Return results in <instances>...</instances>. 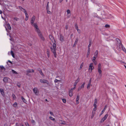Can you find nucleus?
<instances>
[{
	"label": "nucleus",
	"mask_w": 126,
	"mask_h": 126,
	"mask_svg": "<svg viewBox=\"0 0 126 126\" xmlns=\"http://www.w3.org/2000/svg\"><path fill=\"white\" fill-rule=\"evenodd\" d=\"M49 118L51 120L53 121H54L55 120V119L53 117L51 116H49Z\"/></svg>",
	"instance_id": "nucleus-29"
},
{
	"label": "nucleus",
	"mask_w": 126,
	"mask_h": 126,
	"mask_svg": "<svg viewBox=\"0 0 126 126\" xmlns=\"http://www.w3.org/2000/svg\"><path fill=\"white\" fill-rule=\"evenodd\" d=\"M90 52H87V57L88 58V56L90 54Z\"/></svg>",
	"instance_id": "nucleus-45"
},
{
	"label": "nucleus",
	"mask_w": 126,
	"mask_h": 126,
	"mask_svg": "<svg viewBox=\"0 0 126 126\" xmlns=\"http://www.w3.org/2000/svg\"><path fill=\"white\" fill-rule=\"evenodd\" d=\"M0 67L2 69H5V68L3 66H0Z\"/></svg>",
	"instance_id": "nucleus-56"
},
{
	"label": "nucleus",
	"mask_w": 126,
	"mask_h": 126,
	"mask_svg": "<svg viewBox=\"0 0 126 126\" xmlns=\"http://www.w3.org/2000/svg\"><path fill=\"white\" fill-rule=\"evenodd\" d=\"M35 19V16L33 15L32 16L31 20V24L34 23Z\"/></svg>",
	"instance_id": "nucleus-8"
},
{
	"label": "nucleus",
	"mask_w": 126,
	"mask_h": 126,
	"mask_svg": "<svg viewBox=\"0 0 126 126\" xmlns=\"http://www.w3.org/2000/svg\"><path fill=\"white\" fill-rule=\"evenodd\" d=\"M94 101L95 102L94 105V107L97 108V105L96 104L97 103V99H95L94 100Z\"/></svg>",
	"instance_id": "nucleus-22"
},
{
	"label": "nucleus",
	"mask_w": 126,
	"mask_h": 126,
	"mask_svg": "<svg viewBox=\"0 0 126 126\" xmlns=\"http://www.w3.org/2000/svg\"><path fill=\"white\" fill-rule=\"evenodd\" d=\"M78 39H76L75 40V42L74 43V45H75L77 44V43L78 42Z\"/></svg>",
	"instance_id": "nucleus-30"
},
{
	"label": "nucleus",
	"mask_w": 126,
	"mask_h": 126,
	"mask_svg": "<svg viewBox=\"0 0 126 126\" xmlns=\"http://www.w3.org/2000/svg\"><path fill=\"white\" fill-rule=\"evenodd\" d=\"M47 56L48 57H49V52L48 51H47Z\"/></svg>",
	"instance_id": "nucleus-34"
},
{
	"label": "nucleus",
	"mask_w": 126,
	"mask_h": 126,
	"mask_svg": "<svg viewBox=\"0 0 126 126\" xmlns=\"http://www.w3.org/2000/svg\"><path fill=\"white\" fill-rule=\"evenodd\" d=\"M49 3V2H48V3L47 4V10H49V6L48 5V3Z\"/></svg>",
	"instance_id": "nucleus-36"
},
{
	"label": "nucleus",
	"mask_w": 126,
	"mask_h": 126,
	"mask_svg": "<svg viewBox=\"0 0 126 126\" xmlns=\"http://www.w3.org/2000/svg\"><path fill=\"white\" fill-rule=\"evenodd\" d=\"M22 11L24 12V13L25 14V12H27L26 11V10L25 9H23V10H22Z\"/></svg>",
	"instance_id": "nucleus-46"
},
{
	"label": "nucleus",
	"mask_w": 126,
	"mask_h": 126,
	"mask_svg": "<svg viewBox=\"0 0 126 126\" xmlns=\"http://www.w3.org/2000/svg\"><path fill=\"white\" fill-rule=\"evenodd\" d=\"M21 98L22 100V101L24 102H25V99L22 96L21 97Z\"/></svg>",
	"instance_id": "nucleus-43"
},
{
	"label": "nucleus",
	"mask_w": 126,
	"mask_h": 126,
	"mask_svg": "<svg viewBox=\"0 0 126 126\" xmlns=\"http://www.w3.org/2000/svg\"><path fill=\"white\" fill-rule=\"evenodd\" d=\"M59 40L62 42L64 41V38L62 35H60Z\"/></svg>",
	"instance_id": "nucleus-13"
},
{
	"label": "nucleus",
	"mask_w": 126,
	"mask_h": 126,
	"mask_svg": "<svg viewBox=\"0 0 126 126\" xmlns=\"http://www.w3.org/2000/svg\"><path fill=\"white\" fill-rule=\"evenodd\" d=\"M32 123L35 124V122L34 120H32Z\"/></svg>",
	"instance_id": "nucleus-50"
},
{
	"label": "nucleus",
	"mask_w": 126,
	"mask_h": 126,
	"mask_svg": "<svg viewBox=\"0 0 126 126\" xmlns=\"http://www.w3.org/2000/svg\"><path fill=\"white\" fill-rule=\"evenodd\" d=\"M12 72L14 73H15L16 74H17V73L14 70H12Z\"/></svg>",
	"instance_id": "nucleus-40"
},
{
	"label": "nucleus",
	"mask_w": 126,
	"mask_h": 126,
	"mask_svg": "<svg viewBox=\"0 0 126 126\" xmlns=\"http://www.w3.org/2000/svg\"><path fill=\"white\" fill-rule=\"evenodd\" d=\"M106 108H107V106H105L104 108L103 109V110H102V112H101V113H102L101 114L103 113L104 112L105 110H106Z\"/></svg>",
	"instance_id": "nucleus-24"
},
{
	"label": "nucleus",
	"mask_w": 126,
	"mask_h": 126,
	"mask_svg": "<svg viewBox=\"0 0 126 126\" xmlns=\"http://www.w3.org/2000/svg\"><path fill=\"white\" fill-rule=\"evenodd\" d=\"M47 13L50 14H51L52 13L49 11V10H47Z\"/></svg>",
	"instance_id": "nucleus-32"
},
{
	"label": "nucleus",
	"mask_w": 126,
	"mask_h": 126,
	"mask_svg": "<svg viewBox=\"0 0 126 126\" xmlns=\"http://www.w3.org/2000/svg\"><path fill=\"white\" fill-rule=\"evenodd\" d=\"M69 95L70 97H72L73 95V92L70 91H69Z\"/></svg>",
	"instance_id": "nucleus-23"
},
{
	"label": "nucleus",
	"mask_w": 126,
	"mask_h": 126,
	"mask_svg": "<svg viewBox=\"0 0 126 126\" xmlns=\"http://www.w3.org/2000/svg\"><path fill=\"white\" fill-rule=\"evenodd\" d=\"M79 80H76L74 83V86L75 87H76V85L77 84V83H78V82H79Z\"/></svg>",
	"instance_id": "nucleus-21"
},
{
	"label": "nucleus",
	"mask_w": 126,
	"mask_h": 126,
	"mask_svg": "<svg viewBox=\"0 0 126 126\" xmlns=\"http://www.w3.org/2000/svg\"><path fill=\"white\" fill-rule=\"evenodd\" d=\"M93 65V63H91L89 64L88 69L90 72H92V70L94 68Z\"/></svg>",
	"instance_id": "nucleus-3"
},
{
	"label": "nucleus",
	"mask_w": 126,
	"mask_h": 126,
	"mask_svg": "<svg viewBox=\"0 0 126 126\" xmlns=\"http://www.w3.org/2000/svg\"><path fill=\"white\" fill-rule=\"evenodd\" d=\"M94 114H93L92 115L91 117V118H92L93 117H94Z\"/></svg>",
	"instance_id": "nucleus-59"
},
{
	"label": "nucleus",
	"mask_w": 126,
	"mask_h": 126,
	"mask_svg": "<svg viewBox=\"0 0 126 126\" xmlns=\"http://www.w3.org/2000/svg\"><path fill=\"white\" fill-rule=\"evenodd\" d=\"M49 47H50L51 50L54 54V56L55 57H56L57 54L56 52V44L55 43H50L49 44Z\"/></svg>",
	"instance_id": "nucleus-1"
},
{
	"label": "nucleus",
	"mask_w": 126,
	"mask_h": 126,
	"mask_svg": "<svg viewBox=\"0 0 126 126\" xmlns=\"http://www.w3.org/2000/svg\"><path fill=\"white\" fill-rule=\"evenodd\" d=\"M62 100L63 102L64 103H66V100L65 99H62Z\"/></svg>",
	"instance_id": "nucleus-33"
},
{
	"label": "nucleus",
	"mask_w": 126,
	"mask_h": 126,
	"mask_svg": "<svg viewBox=\"0 0 126 126\" xmlns=\"http://www.w3.org/2000/svg\"><path fill=\"white\" fill-rule=\"evenodd\" d=\"M63 0H60V2H62V1H63Z\"/></svg>",
	"instance_id": "nucleus-60"
},
{
	"label": "nucleus",
	"mask_w": 126,
	"mask_h": 126,
	"mask_svg": "<svg viewBox=\"0 0 126 126\" xmlns=\"http://www.w3.org/2000/svg\"><path fill=\"white\" fill-rule=\"evenodd\" d=\"M11 53L13 57L14 58H15V57L14 53H13V52L12 51H11Z\"/></svg>",
	"instance_id": "nucleus-28"
},
{
	"label": "nucleus",
	"mask_w": 126,
	"mask_h": 126,
	"mask_svg": "<svg viewBox=\"0 0 126 126\" xmlns=\"http://www.w3.org/2000/svg\"><path fill=\"white\" fill-rule=\"evenodd\" d=\"M73 36V34H71V36Z\"/></svg>",
	"instance_id": "nucleus-64"
},
{
	"label": "nucleus",
	"mask_w": 126,
	"mask_h": 126,
	"mask_svg": "<svg viewBox=\"0 0 126 126\" xmlns=\"http://www.w3.org/2000/svg\"><path fill=\"white\" fill-rule=\"evenodd\" d=\"M8 61L10 63H11V62L10 60H9Z\"/></svg>",
	"instance_id": "nucleus-63"
},
{
	"label": "nucleus",
	"mask_w": 126,
	"mask_h": 126,
	"mask_svg": "<svg viewBox=\"0 0 126 126\" xmlns=\"http://www.w3.org/2000/svg\"><path fill=\"white\" fill-rule=\"evenodd\" d=\"M101 64L100 63H99L98 65L97 69L98 72L99 74H101L102 72V71L101 70Z\"/></svg>",
	"instance_id": "nucleus-4"
},
{
	"label": "nucleus",
	"mask_w": 126,
	"mask_h": 126,
	"mask_svg": "<svg viewBox=\"0 0 126 126\" xmlns=\"http://www.w3.org/2000/svg\"><path fill=\"white\" fill-rule=\"evenodd\" d=\"M83 65H84V63H81V64L80 65V69H81L82 68V67H83Z\"/></svg>",
	"instance_id": "nucleus-31"
},
{
	"label": "nucleus",
	"mask_w": 126,
	"mask_h": 126,
	"mask_svg": "<svg viewBox=\"0 0 126 126\" xmlns=\"http://www.w3.org/2000/svg\"><path fill=\"white\" fill-rule=\"evenodd\" d=\"M9 79L7 77H5L3 79V81L5 82H7L8 81Z\"/></svg>",
	"instance_id": "nucleus-18"
},
{
	"label": "nucleus",
	"mask_w": 126,
	"mask_h": 126,
	"mask_svg": "<svg viewBox=\"0 0 126 126\" xmlns=\"http://www.w3.org/2000/svg\"><path fill=\"white\" fill-rule=\"evenodd\" d=\"M25 124L26 126H30L29 124L27 122H26L25 123Z\"/></svg>",
	"instance_id": "nucleus-41"
},
{
	"label": "nucleus",
	"mask_w": 126,
	"mask_h": 126,
	"mask_svg": "<svg viewBox=\"0 0 126 126\" xmlns=\"http://www.w3.org/2000/svg\"><path fill=\"white\" fill-rule=\"evenodd\" d=\"M108 116V114H106L104 117H103L101 120V123H103L104 121L107 118Z\"/></svg>",
	"instance_id": "nucleus-6"
},
{
	"label": "nucleus",
	"mask_w": 126,
	"mask_h": 126,
	"mask_svg": "<svg viewBox=\"0 0 126 126\" xmlns=\"http://www.w3.org/2000/svg\"><path fill=\"white\" fill-rule=\"evenodd\" d=\"M17 102H15L14 103L13 105V106L14 107H16L17 105Z\"/></svg>",
	"instance_id": "nucleus-27"
},
{
	"label": "nucleus",
	"mask_w": 126,
	"mask_h": 126,
	"mask_svg": "<svg viewBox=\"0 0 126 126\" xmlns=\"http://www.w3.org/2000/svg\"><path fill=\"white\" fill-rule=\"evenodd\" d=\"M66 16L68 18H69L71 16V13L69 9L67 10L66 11Z\"/></svg>",
	"instance_id": "nucleus-7"
},
{
	"label": "nucleus",
	"mask_w": 126,
	"mask_h": 126,
	"mask_svg": "<svg viewBox=\"0 0 126 126\" xmlns=\"http://www.w3.org/2000/svg\"><path fill=\"white\" fill-rule=\"evenodd\" d=\"M40 73L41 74V75H43V73L42 71H40Z\"/></svg>",
	"instance_id": "nucleus-54"
},
{
	"label": "nucleus",
	"mask_w": 126,
	"mask_h": 126,
	"mask_svg": "<svg viewBox=\"0 0 126 126\" xmlns=\"http://www.w3.org/2000/svg\"><path fill=\"white\" fill-rule=\"evenodd\" d=\"M79 95H77V97L76 98V103L77 104H79Z\"/></svg>",
	"instance_id": "nucleus-14"
},
{
	"label": "nucleus",
	"mask_w": 126,
	"mask_h": 126,
	"mask_svg": "<svg viewBox=\"0 0 126 126\" xmlns=\"http://www.w3.org/2000/svg\"><path fill=\"white\" fill-rule=\"evenodd\" d=\"M97 58L94 57L92 59V61L93 62L94 65H96L97 64L96 61L95 60Z\"/></svg>",
	"instance_id": "nucleus-12"
},
{
	"label": "nucleus",
	"mask_w": 126,
	"mask_h": 126,
	"mask_svg": "<svg viewBox=\"0 0 126 126\" xmlns=\"http://www.w3.org/2000/svg\"><path fill=\"white\" fill-rule=\"evenodd\" d=\"M91 79H90V80H89V83H91Z\"/></svg>",
	"instance_id": "nucleus-57"
},
{
	"label": "nucleus",
	"mask_w": 126,
	"mask_h": 126,
	"mask_svg": "<svg viewBox=\"0 0 126 126\" xmlns=\"http://www.w3.org/2000/svg\"><path fill=\"white\" fill-rule=\"evenodd\" d=\"M0 93L3 96H4L5 95L3 90L2 89H0Z\"/></svg>",
	"instance_id": "nucleus-16"
},
{
	"label": "nucleus",
	"mask_w": 126,
	"mask_h": 126,
	"mask_svg": "<svg viewBox=\"0 0 126 126\" xmlns=\"http://www.w3.org/2000/svg\"><path fill=\"white\" fill-rule=\"evenodd\" d=\"M80 90V88L79 87V88L78 89V91H79V90Z\"/></svg>",
	"instance_id": "nucleus-62"
},
{
	"label": "nucleus",
	"mask_w": 126,
	"mask_h": 126,
	"mask_svg": "<svg viewBox=\"0 0 126 126\" xmlns=\"http://www.w3.org/2000/svg\"><path fill=\"white\" fill-rule=\"evenodd\" d=\"M40 81L41 83H47V84H49V83L45 79H40Z\"/></svg>",
	"instance_id": "nucleus-10"
},
{
	"label": "nucleus",
	"mask_w": 126,
	"mask_h": 126,
	"mask_svg": "<svg viewBox=\"0 0 126 126\" xmlns=\"http://www.w3.org/2000/svg\"><path fill=\"white\" fill-rule=\"evenodd\" d=\"M49 37L50 39L52 41V43H53V41H54V40L52 36V35H49Z\"/></svg>",
	"instance_id": "nucleus-19"
},
{
	"label": "nucleus",
	"mask_w": 126,
	"mask_h": 126,
	"mask_svg": "<svg viewBox=\"0 0 126 126\" xmlns=\"http://www.w3.org/2000/svg\"><path fill=\"white\" fill-rule=\"evenodd\" d=\"M91 85V86H92V85H91V83H88L87 85V89H89Z\"/></svg>",
	"instance_id": "nucleus-26"
},
{
	"label": "nucleus",
	"mask_w": 126,
	"mask_h": 126,
	"mask_svg": "<svg viewBox=\"0 0 126 126\" xmlns=\"http://www.w3.org/2000/svg\"><path fill=\"white\" fill-rule=\"evenodd\" d=\"M90 47H88V50L87 52H90Z\"/></svg>",
	"instance_id": "nucleus-55"
},
{
	"label": "nucleus",
	"mask_w": 126,
	"mask_h": 126,
	"mask_svg": "<svg viewBox=\"0 0 126 126\" xmlns=\"http://www.w3.org/2000/svg\"><path fill=\"white\" fill-rule=\"evenodd\" d=\"M91 42H90L88 46V47H89L91 46Z\"/></svg>",
	"instance_id": "nucleus-49"
},
{
	"label": "nucleus",
	"mask_w": 126,
	"mask_h": 126,
	"mask_svg": "<svg viewBox=\"0 0 126 126\" xmlns=\"http://www.w3.org/2000/svg\"><path fill=\"white\" fill-rule=\"evenodd\" d=\"M85 84V83H84L83 84L81 85L80 88H83L84 87Z\"/></svg>",
	"instance_id": "nucleus-37"
},
{
	"label": "nucleus",
	"mask_w": 126,
	"mask_h": 126,
	"mask_svg": "<svg viewBox=\"0 0 126 126\" xmlns=\"http://www.w3.org/2000/svg\"><path fill=\"white\" fill-rule=\"evenodd\" d=\"M75 28H76V29L77 30L78 29H79L78 28V26L77 25H75Z\"/></svg>",
	"instance_id": "nucleus-51"
},
{
	"label": "nucleus",
	"mask_w": 126,
	"mask_h": 126,
	"mask_svg": "<svg viewBox=\"0 0 126 126\" xmlns=\"http://www.w3.org/2000/svg\"><path fill=\"white\" fill-rule=\"evenodd\" d=\"M49 114L51 115L54 116V115L53 113L51 111H50L49 112Z\"/></svg>",
	"instance_id": "nucleus-39"
},
{
	"label": "nucleus",
	"mask_w": 126,
	"mask_h": 126,
	"mask_svg": "<svg viewBox=\"0 0 126 126\" xmlns=\"http://www.w3.org/2000/svg\"><path fill=\"white\" fill-rule=\"evenodd\" d=\"M18 7L19 9H20L21 11L23 10V8L21 6H18Z\"/></svg>",
	"instance_id": "nucleus-44"
},
{
	"label": "nucleus",
	"mask_w": 126,
	"mask_h": 126,
	"mask_svg": "<svg viewBox=\"0 0 126 126\" xmlns=\"http://www.w3.org/2000/svg\"><path fill=\"white\" fill-rule=\"evenodd\" d=\"M105 27L106 28H109L110 27V25L108 24H106L105 26Z\"/></svg>",
	"instance_id": "nucleus-38"
},
{
	"label": "nucleus",
	"mask_w": 126,
	"mask_h": 126,
	"mask_svg": "<svg viewBox=\"0 0 126 126\" xmlns=\"http://www.w3.org/2000/svg\"><path fill=\"white\" fill-rule=\"evenodd\" d=\"M28 18L26 17L25 20L26 21H27L28 20Z\"/></svg>",
	"instance_id": "nucleus-58"
},
{
	"label": "nucleus",
	"mask_w": 126,
	"mask_h": 126,
	"mask_svg": "<svg viewBox=\"0 0 126 126\" xmlns=\"http://www.w3.org/2000/svg\"><path fill=\"white\" fill-rule=\"evenodd\" d=\"M27 72L28 73H31V72H34V70H33L32 69H29L27 71Z\"/></svg>",
	"instance_id": "nucleus-17"
},
{
	"label": "nucleus",
	"mask_w": 126,
	"mask_h": 126,
	"mask_svg": "<svg viewBox=\"0 0 126 126\" xmlns=\"http://www.w3.org/2000/svg\"><path fill=\"white\" fill-rule=\"evenodd\" d=\"M12 96L13 100H15L16 99V97L15 94H12Z\"/></svg>",
	"instance_id": "nucleus-25"
},
{
	"label": "nucleus",
	"mask_w": 126,
	"mask_h": 126,
	"mask_svg": "<svg viewBox=\"0 0 126 126\" xmlns=\"http://www.w3.org/2000/svg\"><path fill=\"white\" fill-rule=\"evenodd\" d=\"M60 80L57 79H56L54 80V82H57L58 81H60Z\"/></svg>",
	"instance_id": "nucleus-47"
},
{
	"label": "nucleus",
	"mask_w": 126,
	"mask_h": 126,
	"mask_svg": "<svg viewBox=\"0 0 126 126\" xmlns=\"http://www.w3.org/2000/svg\"><path fill=\"white\" fill-rule=\"evenodd\" d=\"M120 46L121 47V48H122V50L123 51L126 53V49L125 48L124 46H123L122 45H120Z\"/></svg>",
	"instance_id": "nucleus-15"
},
{
	"label": "nucleus",
	"mask_w": 126,
	"mask_h": 126,
	"mask_svg": "<svg viewBox=\"0 0 126 126\" xmlns=\"http://www.w3.org/2000/svg\"><path fill=\"white\" fill-rule=\"evenodd\" d=\"M32 26H33L35 29V31L37 32L38 35L40 37L42 38L43 40L44 39V38L43 37L42 34L40 32V31L39 30L37 23H34L31 24Z\"/></svg>",
	"instance_id": "nucleus-2"
},
{
	"label": "nucleus",
	"mask_w": 126,
	"mask_h": 126,
	"mask_svg": "<svg viewBox=\"0 0 126 126\" xmlns=\"http://www.w3.org/2000/svg\"><path fill=\"white\" fill-rule=\"evenodd\" d=\"M65 28L66 30L68 28V26L67 25H66L65 26Z\"/></svg>",
	"instance_id": "nucleus-53"
},
{
	"label": "nucleus",
	"mask_w": 126,
	"mask_h": 126,
	"mask_svg": "<svg viewBox=\"0 0 126 126\" xmlns=\"http://www.w3.org/2000/svg\"><path fill=\"white\" fill-rule=\"evenodd\" d=\"M25 12V15L26 16V17H27L28 18L29 16L28 15L27 13V12Z\"/></svg>",
	"instance_id": "nucleus-35"
},
{
	"label": "nucleus",
	"mask_w": 126,
	"mask_h": 126,
	"mask_svg": "<svg viewBox=\"0 0 126 126\" xmlns=\"http://www.w3.org/2000/svg\"><path fill=\"white\" fill-rule=\"evenodd\" d=\"M2 13V12L1 10H0V14H1Z\"/></svg>",
	"instance_id": "nucleus-61"
},
{
	"label": "nucleus",
	"mask_w": 126,
	"mask_h": 126,
	"mask_svg": "<svg viewBox=\"0 0 126 126\" xmlns=\"http://www.w3.org/2000/svg\"><path fill=\"white\" fill-rule=\"evenodd\" d=\"M96 108H97L94 107V108L93 109V111H95L96 110Z\"/></svg>",
	"instance_id": "nucleus-52"
},
{
	"label": "nucleus",
	"mask_w": 126,
	"mask_h": 126,
	"mask_svg": "<svg viewBox=\"0 0 126 126\" xmlns=\"http://www.w3.org/2000/svg\"><path fill=\"white\" fill-rule=\"evenodd\" d=\"M75 88H76V87H74V88H71L70 91L73 92V91L75 89Z\"/></svg>",
	"instance_id": "nucleus-42"
},
{
	"label": "nucleus",
	"mask_w": 126,
	"mask_h": 126,
	"mask_svg": "<svg viewBox=\"0 0 126 126\" xmlns=\"http://www.w3.org/2000/svg\"><path fill=\"white\" fill-rule=\"evenodd\" d=\"M120 42L119 43V44H118V46L117 47V49L119 51H120L121 50V46H120V45H122L121 42L120 40H119V39H117Z\"/></svg>",
	"instance_id": "nucleus-9"
},
{
	"label": "nucleus",
	"mask_w": 126,
	"mask_h": 126,
	"mask_svg": "<svg viewBox=\"0 0 126 126\" xmlns=\"http://www.w3.org/2000/svg\"><path fill=\"white\" fill-rule=\"evenodd\" d=\"M33 92L34 94H35L36 95H37V94H38L39 91L36 87L34 88L33 89Z\"/></svg>",
	"instance_id": "nucleus-5"
},
{
	"label": "nucleus",
	"mask_w": 126,
	"mask_h": 126,
	"mask_svg": "<svg viewBox=\"0 0 126 126\" xmlns=\"http://www.w3.org/2000/svg\"><path fill=\"white\" fill-rule=\"evenodd\" d=\"M5 26L6 29L7 30V29H8L9 30H11V27L10 26V25L9 24H6V26L5 25H4Z\"/></svg>",
	"instance_id": "nucleus-11"
},
{
	"label": "nucleus",
	"mask_w": 126,
	"mask_h": 126,
	"mask_svg": "<svg viewBox=\"0 0 126 126\" xmlns=\"http://www.w3.org/2000/svg\"><path fill=\"white\" fill-rule=\"evenodd\" d=\"M77 30V31L79 33H80L81 31H80V30H79V29H78V30Z\"/></svg>",
	"instance_id": "nucleus-48"
},
{
	"label": "nucleus",
	"mask_w": 126,
	"mask_h": 126,
	"mask_svg": "<svg viewBox=\"0 0 126 126\" xmlns=\"http://www.w3.org/2000/svg\"><path fill=\"white\" fill-rule=\"evenodd\" d=\"M98 53V52L96 50L95 51V52L94 53V57L97 58V56Z\"/></svg>",
	"instance_id": "nucleus-20"
}]
</instances>
